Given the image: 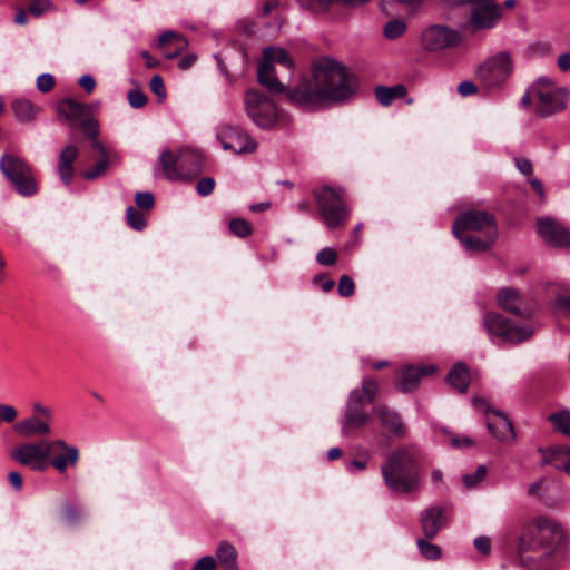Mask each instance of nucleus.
<instances>
[{
    "instance_id": "obj_1",
    "label": "nucleus",
    "mask_w": 570,
    "mask_h": 570,
    "mask_svg": "<svg viewBox=\"0 0 570 570\" xmlns=\"http://www.w3.org/2000/svg\"><path fill=\"white\" fill-rule=\"evenodd\" d=\"M257 81L272 95L286 92L292 105L306 111L345 101L357 88L356 78L342 63L328 57L315 60L311 75L302 76L289 88L278 80L271 61H259Z\"/></svg>"
},
{
    "instance_id": "obj_2",
    "label": "nucleus",
    "mask_w": 570,
    "mask_h": 570,
    "mask_svg": "<svg viewBox=\"0 0 570 570\" xmlns=\"http://www.w3.org/2000/svg\"><path fill=\"white\" fill-rule=\"evenodd\" d=\"M563 537L560 522L548 517H538L525 523L518 538L519 562L528 570H551V557Z\"/></svg>"
},
{
    "instance_id": "obj_3",
    "label": "nucleus",
    "mask_w": 570,
    "mask_h": 570,
    "mask_svg": "<svg viewBox=\"0 0 570 570\" xmlns=\"http://www.w3.org/2000/svg\"><path fill=\"white\" fill-rule=\"evenodd\" d=\"M419 460V450L412 444L391 451L381 465L386 487L394 493L407 494L416 491L421 483Z\"/></svg>"
},
{
    "instance_id": "obj_4",
    "label": "nucleus",
    "mask_w": 570,
    "mask_h": 570,
    "mask_svg": "<svg viewBox=\"0 0 570 570\" xmlns=\"http://www.w3.org/2000/svg\"><path fill=\"white\" fill-rule=\"evenodd\" d=\"M453 234L468 252L489 250L498 238L493 215L483 210H466L453 224Z\"/></svg>"
},
{
    "instance_id": "obj_5",
    "label": "nucleus",
    "mask_w": 570,
    "mask_h": 570,
    "mask_svg": "<svg viewBox=\"0 0 570 570\" xmlns=\"http://www.w3.org/2000/svg\"><path fill=\"white\" fill-rule=\"evenodd\" d=\"M318 213L327 228L344 225L348 218V208L344 200V189L324 185L313 190Z\"/></svg>"
},
{
    "instance_id": "obj_6",
    "label": "nucleus",
    "mask_w": 570,
    "mask_h": 570,
    "mask_svg": "<svg viewBox=\"0 0 570 570\" xmlns=\"http://www.w3.org/2000/svg\"><path fill=\"white\" fill-rule=\"evenodd\" d=\"M482 323L492 341L498 338L502 343L512 345L528 341L534 332L532 327L519 325L495 312H487L483 315Z\"/></svg>"
},
{
    "instance_id": "obj_7",
    "label": "nucleus",
    "mask_w": 570,
    "mask_h": 570,
    "mask_svg": "<svg viewBox=\"0 0 570 570\" xmlns=\"http://www.w3.org/2000/svg\"><path fill=\"white\" fill-rule=\"evenodd\" d=\"M159 163L165 177L169 180L190 179L202 170V157L193 150H184L177 155L163 151Z\"/></svg>"
},
{
    "instance_id": "obj_8",
    "label": "nucleus",
    "mask_w": 570,
    "mask_h": 570,
    "mask_svg": "<svg viewBox=\"0 0 570 570\" xmlns=\"http://www.w3.org/2000/svg\"><path fill=\"white\" fill-rule=\"evenodd\" d=\"M513 71L509 52L500 51L484 60L476 70V78L488 89L500 88Z\"/></svg>"
},
{
    "instance_id": "obj_9",
    "label": "nucleus",
    "mask_w": 570,
    "mask_h": 570,
    "mask_svg": "<svg viewBox=\"0 0 570 570\" xmlns=\"http://www.w3.org/2000/svg\"><path fill=\"white\" fill-rule=\"evenodd\" d=\"M244 107L248 118L259 128L269 129L277 121L274 102L258 89H248L244 96Z\"/></svg>"
},
{
    "instance_id": "obj_10",
    "label": "nucleus",
    "mask_w": 570,
    "mask_h": 570,
    "mask_svg": "<svg viewBox=\"0 0 570 570\" xmlns=\"http://www.w3.org/2000/svg\"><path fill=\"white\" fill-rule=\"evenodd\" d=\"M58 112L68 120L69 127L82 129L88 137L98 135V122L91 117V106L65 99L59 104Z\"/></svg>"
},
{
    "instance_id": "obj_11",
    "label": "nucleus",
    "mask_w": 570,
    "mask_h": 570,
    "mask_svg": "<svg viewBox=\"0 0 570 570\" xmlns=\"http://www.w3.org/2000/svg\"><path fill=\"white\" fill-rule=\"evenodd\" d=\"M11 458L31 470L43 471L50 458V441L41 440L37 443H23L11 451Z\"/></svg>"
},
{
    "instance_id": "obj_12",
    "label": "nucleus",
    "mask_w": 570,
    "mask_h": 570,
    "mask_svg": "<svg viewBox=\"0 0 570 570\" xmlns=\"http://www.w3.org/2000/svg\"><path fill=\"white\" fill-rule=\"evenodd\" d=\"M460 42L461 35L445 26H430L421 35L423 49L431 52L456 47Z\"/></svg>"
},
{
    "instance_id": "obj_13",
    "label": "nucleus",
    "mask_w": 570,
    "mask_h": 570,
    "mask_svg": "<svg viewBox=\"0 0 570 570\" xmlns=\"http://www.w3.org/2000/svg\"><path fill=\"white\" fill-rule=\"evenodd\" d=\"M366 405L360 401L357 393H350L344 414L341 419L343 435H348L351 432L360 430L368 423L371 416L366 411Z\"/></svg>"
},
{
    "instance_id": "obj_14",
    "label": "nucleus",
    "mask_w": 570,
    "mask_h": 570,
    "mask_svg": "<svg viewBox=\"0 0 570 570\" xmlns=\"http://www.w3.org/2000/svg\"><path fill=\"white\" fill-rule=\"evenodd\" d=\"M217 139L225 150H232L235 154L253 153L257 147L256 141L245 131L232 126L223 127L217 134Z\"/></svg>"
},
{
    "instance_id": "obj_15",
    "label": "nucleus",
    "mask_w": 570,
    "mask_h": 570,
    "mask_svg": "<svg viewBox=\"0 0 570 570\" xmlns=\"http://www.w3.org/2000/svg\"><path fill=\"white\" fill-rule=\"evenodd\" d=\"M373 416L377 420L384 432L394 439H404L407 428L400 413L385 404H376L372 409Z\"/></svg>"
},
{
    "instance_id": "obj_16",
    "label": "nucleus",
    "mask_w": 570,
    "mask_h": 570,
    "mask_svg": "<svg viewBox=\"0 0 570 570\" xmlns=\"http://www.w3.org/2000/svg\"><path fill=\"white\" fill-rule=\"evenodd\" d=\"M472 4L471 24L474 29H490L500 18V9L493 0H469Z\"/></svg>"
},
{
    "instance_id": "obj_17",
    "label": "nucleus",
    "mask_w": 570,
    "mask_h": 570,
    "mask_svg": "<svg viewBox=\"0 0 570 570\" xmlns=\"http://www.w3.org/2000/svg\"><path fill=\"white\" fill-rule=\"evenodd\" d=\"M537 232L546 243L554 247L570 246V232L553 218L538 219Z\"/></svg>"
},
{
    "instance_id": "obj_18",
    "label": "nucleus",
    "mask_w": 570,
    "mask_h": 570,
    "mask_svg": "<svg viewBox=\"0 0 570 570\" xmlns=\"http://www.w3.org/2000/svg\"><path fill=\"white\" fill-rule=\"evenodd\" d=\"M497 304L505 312L529 318L532 315L531 309L527 306L525 298L512 287H502L497 293Z\"/></svg>"
},
{
    "instance_id": "obj_19",
    "label": "nucleus",
    "mask_w": 570,
    "mask_h": 570,
    "mask_svg": "<svg viewBox=\"0 0 570 570\" xmlns=\"http://www.w3.org/2000/svg\"><path fill=\"white\" fill-rule=\"evenodd\" d=\"M56 451H62L63 453L51 458V460H48V463L58 472L63 473L68 466L77 465L79 461V450L76 446L67 444L61 439H57L50 441V455Z\"/></svg>"
},
{
    "instance_id": "obj_20",
    "label": "nucleus",
    "mask_w": 570,
    "mask_h": 570,
    "mask_svg": "<svg viewBox=\"0 0 570 570\" xmlns=\"http://www.w3.org/2000/svg\"><path fill=\"white\" fill-rule=\"evenodd\" d=\"M487 428L501 442H509L515 438L512 422L500 410L487 411Z\"/></svg>"
},
{
    "instance_id": "obj_21",
    "label": "nucleus",
    "mask_w": 570,
    "mask_h": 570,
    "mask_svg": "<svg viewBox=\"0 0 570 570\" xmlns=\"http://www.w3.org/2000/svg\"><path fill=\"white\" fill-rule=\"evenodd\" d=\"M448 522L444 509L439 505L429 507L421 512L420 523L424 535L434 538Z\"/></svg>"
},
{
    "instance_id": "obj_22",
    "label": "nucleus",
    "mask_w": 570,
    "mask_h": 570,
    "mask_svg": "<svg viewBox=\"0 0 570 570\" xmlns=\"http://www.w3.org/2000/svg\"><path fill=\"white\" fill-rule=\"evenodd\" d=\"M567 97L561 91H540L538 95L537 114L547 117L564 110Z\"/></svg>"
},
{
    "instance_id": "obj_23",
    "label": "nucleus",
    "mask_w": 570,
    "mask_h": 570,
    "mask_svg": "<svg viewBox=\"0 0 570 570\" xmlns=\"http://www.w3.org/2000/svg\"><path fill=\"white\" fill-rule=\"evenodd\" d=\"M157 47L165 58L174 59L187 49L188 41L181 33L168 30L159 36Z\"/></svg>"
},
{
    "instance_id": "obj_24",
    "label": "nucleus",
    "mask_w": 570,
    "mask_h": 570,
    "mask_svg": "<svg viewBox=\"0 0 570 570\" xmlns=\"http://www.w3.org/2000/svg\"><path fill=\"white\" fill-rule=\"evenodd\" d=\"M434 371L435 366L433 365H423L420 367L409 365L402 371L401 377L396 383V387L404 393L411 392L416 389L423 376L431 375Z\"/></svg>"
},
{
    "instance_id": "obj_25",
    "label": "nucleus",
    "mask_w": 570,
    "mask_h": 570,
    "mask_svg": "<svg viewBox=\"0 0 570 570\" xmlns=\"http://www.w3.org/2000/svg\"><path fill=\"white\" fill-rule=\"evenodd\" d=\"M13 430L23 438L36 435L46 436L51 434L52 431L51 422L42 420L36 415L19 421L14 424Z\"/></svg>"
},
{
    "instance_id": "obj_26",
    "label": "nucleus",
    "mask_w": 570,
    "mask_h": 570,
    "mask_svg": "<svg viewBox=\"0 0 570 570\" xmlns=\"http://www.w3.org/2000/svg\"><path fill=\"white\" fill-rule=\"evenodd\" d=\"M542 464H551L556 469L570 474V448L553 446L544 451Z\"/></svg>"
},
{
    "instance_id": "obj_27",
    "label": "nucleus",
    "mask_w": 570,
    "mask_h": 570,
    "mask_svg": "<svg viewBox=\"0 0 570 570\" xmlns=\"http://www.w3.org/2000/svg\"><path fill=\"white\" fill-rule=\"evenodd\" d=\"M78 157V148L73 145L67 146L61 150L58 159V173L61 180L69 185L73 177V161Z\"/></svg>"
},
{
    "instance_id": "obj_28",
    "label": "nucleus",
    "mask_w": 570,
    "mask_h": 570,
    "mask_svg": "<svg viewBox=\"0 0 570 570\" xmlns=\"http://www.w3.org/2000/svg\"><path fill=\"white\" fill-rule=\"evenodd\" d=\"M11 108L16 119L21 124L33 121L41 110L40 107L24 98L14 99L11 102Z\"/></svg>"
},
{
    "instance_id": "obj_29",
    "label": "nucleus",
    "mask_w": 570,
    "mask_h": 570,
    "mask_svg": "<svg viewBox=\"0 0 570 570\" xmlns=\"http://www.w3.org/2000/svg\"><path fill=\"white\" fill-rule=\"evenodd\" d=\"M8 180L14 186L17 193L23 197H30L37 193V184L31 168L23 170L22 174L14 175Z\"/></svg>"
},
{
    "instance_id": "obj_30",
    "label": "nucleus",
    "mask_w": 570,
    "mask_h": 570,
    "mask_svg": "<svg viewBox=\"0 0 570 570\" xmlns=\"http://www.w3.org/2000/svg\"><path fill=\"white\" fill-rule=\"evenodd\" d=\"M448 383L458 392L464 393L470 385V372L464 363L455 364L446 376Z\"/></svg>"
},
{
    "instance_id": "obj_31",
    "label": "nucleus",
    "mask_w": 570,
    "mask_h": 570,
    "mask_svg": "<svg viewBox=\"0 0 570 570\" xmlns=\"http://www.w3.org/2000/svg\"><path fill=\"white\" fill-rule=\"evenodd\" d=\"M216 557L224 570H239L237 563L238 553L232 543L222 541L217 547Z\"/></svg>"
},
{
    "instance_id": "obj_32",
    "label": "nucleus",
    "mask_w": 570,
    "mask_h": 570,
    "mask_svg": "<svg viewBox=\"0 0 570 570\" xmlns=\"http://www.w3.org/2000/svg\"><path fill=\"white\" fill-rule=\"evenodd\" d=\"M30 166L19 156L13 154H3L0 158V170L7 179L14 175L22 174Z\"/></svg>"
},
{
    "instance_id": "obj_33",
    "label": "nucleus",
    "mask_w": 570,
    "mask_h": 570,
    "mask_svg": "<svg viewBox=\"0 0 570 570\" xmlns=\"http://www.w3.org/2000/svg\"><path fill=\"white\" fill-rule=\"evenodd\" d=\"M379 382L372 377H364L360 389H354L351 393H357L360 401L365 404H372L379 394Z\"/></svg>"
},
{
    "instance_id": "obj_34",
    "label": "nucleus",
    "mask_w": 570,
    "mask_h": 570,
    "mask_svg": "<svg viewBox=\"0 0 570 570\" xmlns=\"http://www.w3.org/2000/svg\"><path fill=\"white\" fill-rule=\"evenodd\" d=\"M261 61H271L273 66L274 63H279L288 69L293 68V60L288 57V53L285 49L278 47L266 48Z\"/></svg>"
},
{
    "instance_id": "obj_35",
    "label": "nucleus",
    "mask_w": 570,
    "mask_h": 570,
    "mask_svg": "<svg viewBox=\"0 0 570 570\" xmlns=\"http://www.w3.org/2000/svg\"><path fill=\"white\" fill-rule=\"evenodd\" d=\"M548 420L552 423L556 431L570 436V411L563 410L549 415Z\"/></svg>"
},
{
    "instance_id": "obj_36",
    "label": "nucleus",
    "mask_w": 570,
    "mask_h": 570,
    "mask_svg": "<svg viewBox=\"0 0 570 570\" xmlns=\"http://www.w3.org/2000/svg\"><path fill=\"white\" fill-rule=\"evenodd\" d=\"M228 228L237 237L245 238L252 234L250 224L243 218H234L229 222Z\"/></svg>"
},
{
    "instance_id": "obj_37",
    "label": "nucleus",
    "mask_w": 570,
    "mask_h": 570,
    "mask_svg": "<svg viewBox=\"0 0 570 570\" xmlns=\"http://www.w3.org/2000/svg\"><path fill=\"white\" fill-rule=\"evenodd\" d=\"M405 29L406 24L404 21L400 19H394L385 24L383 35L387 39H397L404 33Z\"/></svg>"
},
{
    "instance_id": "obj_38",
    "label": "nucleus",
    "mask_w": 570,
    "mask_h": 570,
    "mask_svg": "<svg viewBox=\"0 0 570 570\" xmlns=\"http://www.w3.org/2000/svg\"><path fill=\"white\" fill-rule=\"evenodd\" d=\"M126 220L135 230H142L146 226L144 215L132 206H129L126 210Z\"/></svg>"
},
{
    "instance_id": "obj_39",
    "label": "nucleus",
    "mask_w": 570,
    "mask_h": 570,
    "mask_svg": "<svg viewBox=\"0 0 570 570\" xmlns=\"http://www.w3.org/2000/svg\"><path fill=\"white\" fill-rule=\"evenodd\" d=\"M417 548L421 554L429 560H436L441 557V549L434 543H430L424 539H417Z\"/></svg>"
},
{
    "instance_id": "obj_40",
    "label": "nucleus",
    "mask_w": 570,
    "mask_h": 570,
    "mask_svg": "<svg viewBox=\"0 0 570 570\" xmlns=\"http://www.w3.org/2000/svg\"><path fill=\"white\" fill-rule=\"evenodd\" d=\"M299 2V4L314 12V13H318V12H325L330 9V7L334 3V2H338V0H297Z\"/></svg>"
},
{
    "instance_id": "obj_41",
    "label": "nucleus",
    "mask_w": 570,
    "mask_h": 570,
    "mask_svg": "<svg viewBox=\"0 0 570 570\" xmlns=\"http://www.w3.org/2000/svg\"><path fill=\"white\" fill-rule=\"evenodd\" d=\"M55 6L50 0H30L28 11L33 17H40L48 11H53Z\"/></svg>"
},
{
    "instance_id": "obj_42",
    "label": "nucleus",
    "mask_w": 570,
    "mask_h": 570,
    "mask_svg": "<svg viewBox=\"0 0 570 570\" xmlns=\"http://www.w3.org/2000/svg\"><path fill=\"white\" fill-rule=\"evenodd\" d=\"M108 165V156H105L99 161H97L92 168L83 171L82 177L86 180H94L106 173Z\"/></svg>"
},
{
    "instance_id": "obj_43",
    "label": "nucleus",
    "mask_w": 570,
    "mask_h": 570,
    "mask_svg": "<svg viewBox=\"0 0 570 570\" xmlns=\"http://www.w3.org/2000/svg\"><path fill=\"white\" fill-rule=\"evenodd\" d=\"M337 261V253L331 247L322 248L316 255V262L323 266H332Z\"/></svg>"
},
{
    "instance_id": "obj_44",
    "label": "nucleus",
    "mask_w": 570,
    "mask_h": 570,
    "mask_svg": "<svg viewBox=\"0 0 570 570\" xmlns=\"http://www.w3.org/2000/svg\"><path fill=\"white\" fill-rule=\"evenodd\" d=\"M485 473V468L480 465L474 473L463 475L464 485L469 489L476 487L484 479Z\"/></svg>"
},
{
    "instance_id": "obj_45",
    "label": "nucleus",
    "mask_w": 570,
    "mask_h": 570,
    "mask_svg": "<svg viewBox=\"0 0 570 570\" xmlns=\"http://www.w3.org/2000/svg\"><path fill=\"white\" fill-rule=\"evenodd\" d=\"M127 99L129 105L135 109L142 108L148 100L147 96L137 88L128 91Z\"/></svg>"
},
{
    "instance_id": "obj_46",
    "label": "nucleus",
    "mask_w": 570,
    "mask_h": 570,
    "mask_svg": "<svg viewBox=\"0 0 570 570\" xmlns=\"http://www.w3.org/2000/svg\"><path fill=\"white\" fill-rule=\"evenodd\" d=\"M338 294L343 297H350L354 294V281L348 275H342L338 281Z\"/></svg>"
},
{
    "instance_id": "obj_47",
    "label": "nucleus",
    "mask_w": 570,
    "mask_h": 570,
    "mask_svg": "<svg viewBox=\"0 0 570 570\" xmlns=\"http://www.w3.org/2000/svg\"><path fill=\"white\" fill-rule=\"evenodd\" d=\"M136 205L144 210H149L154 207L155 199L151 193L139 191L135 195Z\"/></svg>"
},
{
    "instance_id": "obj_48",
    "label": "nucleus",
    "mask_w": 570,
    "mask_h": 570,
    "mask_svg": "<svg viewBox=\"0 0 570 570\" xmlns=\"http://www.w3.org/2000/svg\"><path fill=\"white\" fill-rule=\"evenodd\" d=\"M55 78L50 73H42L37 78V89L41 92H49L55 87Z\"/></svg>"
},
{
    "instance_id": "obj_49",
    "label": "nucleus",
    "mask_w": 570,
    "mask_h": 570,
    "mask_svg": "<svg viewBox=\"0 0 570 570\" xmlns=\"http://www.w3.org/2000/svg\"><path fill=\"white\" fill-rule=\"evenodd\" d=\"M375 97L377 101L384 107L390 106L394 100L391 89L385 86H377L375 88Z\"/></svg>"
},
{
    "instance_id": "obj_50",
    "label": "nucleus",
    "mask_w": 570,
    "mask_h": 570,
    "mask_svg": "<svg viewBox=\"0 0 570 570\" xmlns=\"http://www.w3.org/2000/svg\"><path fill=\"white\" fill-rule=\"evenodd\" d=\"M215 180L212 177L200 178L196 185V190L200 196H208L213 193Z\"/></svg>"
},
{
    "instance_id": "obj_51",
    "label": "nucleus",
    "mask_w": 570,
    "mask_h": 570,
    "mask_svg": "<svg viewBox=\"0 0 570 570\" xmlns=\"http://www.w3.org/2000/svg\"><path fill=\"white\" fill-rule=\"evenodd\" d=\"M81 518L80 512L71 504H66L62 511V521L68 524L77 523Z\"/></svg>"
},
{
    "instance_id": "obj_52",
    "label": "nucleus",
    "mask_w": 570,
    "mask_h": 570,
    "mask_svg": "<svg viewBox=\"0 0 570 570\" xmlns=\"http://www.w3.org/2000/svg\"><path fill=\"white\" fill-rule=\"evenodd\" d=\"M360 456H361L360 459H354L347 465V470L350 472H352L353 469H356V470H360V471H363V470L366 469L367 462L371 459V453L367 450H364L363 452L360 453Z\"/></svg>"
},
{
    "instance_id": "obj_53",
    "label": "nucleus",
    "mask_w": 570,
    "mask_h": 570,
    "mask_svg": "<svg viewBox=\"0 0 570 570\" xmlns=\"http://www.w3.org/2000/svg\"><path fill=\"white\" fill-rule=\"evenodd\" d=\"M530 52L535 57H544L551 52V45L547 41H538L530 46Z\"/></svg>"
},
{
    "instance_id": "obj_54",
    "label": "nucleus",
    "mask_w": 570,
    "mask_h": 570,
    "mask_svg": "<svg viewBox=\"0 0 570 570\" xmlns=\"http://www.w3.org/2000/svg\"><path fill=\"white\" fill-rule=\"evenodd\" d=\"M31 407L36 416L39 415L40 419L46 420L48 422L52 421V411L50 407L45 406L39 402H33Z\"/></svg>"
},
{
    "instance_id": "obj_55",
    "label": "nucleus",
    "mask_w": 570,
    "mask_h": 570,
    "mask_svg": "<svg viewBox=\"0 0 570 570\" xmlns=\"http://www.w3.org/2000/svg\"><path fill=\"white\" fill-rule=\"evenodd\" d=\"M150 90L159 98H165L166 89L164 86L163 78L159 75H155L150 79Z\"/></svg>"
},
{
    "instance_id": "obj_56",
    "label": "nucleus",
    "mask_w": 570,
    "mask_h": 570,
    "mask_svg": "<svg viewBox=\"0 0 570 570\" xmlns=\"http://www.w3.org/2000/svg\"><path fill=\"white\" fill-rule=\"evenodd\" d=\"M18 413L14 406L8 404H0V420L11 423L16 420Z\"/></svg>"
},
{
    "instance_id": "obj_57",
    "label": "nucleus",
    "mask_w": 570,
    "mask_h": 570,
    "mask_svg": "<svg viewBox=\"0 0 570 570\" xmlns=\"http://www.w3.org/2000/svg\"><path fill=\"white\" fill-rule=\"evenodd\" d=\"M216 562L212 556H205L196 561L191 570H215Z\"/></svg>"
},
{
    "instance_id": "obj_58",
    "label": "nucleus",
    "mask_w": 570,
    "mask_h": 570,
    "mask_svg": "<svg viewBox=\"0 0 570 570\" xmlns=\"http://www.w3.org/2000/svg\"><path fill=\"white\" fill-rule=\"evenodd\" d=\"M474 547L480 553L488 554L491 550V541L488 537H478L474 539Z\"/></svg>"
},
{
    "instance_id": "obj_59",
    "label": "nucleus",
    "mask_w": 570,
    "mask_h": 570,
    "mask_svg": "<svg viewBox=\"0 0 570 570\" xmlns=\"http://www.w3.org/2000/svg\"><path fill=\"white\" fill-rule=\"evenodd\" d=\"M313 283L318 285L323 292H330L334 287V281L325 277L324 275H316L313 278Z\"/></svg>"
},
{
    "instance_id": "obj_60",
    "label": "nucleus",
    "mask_w": 570,
    "mask_h": 570,
    "mask_svg": "<svg viewBox=\"0 0 570 570\" xmlns=\"http://www.w3.org/2000/svg\"><path fill=\"white\" fill-rule=\"evenodd\" d=\"M478 87L472 81L469 80L462 81L458 86V92L463 97L474 95Z\"/></svg>"
},
{
    "instance_id": "obj_61",
    "label": "nucleus",
    "mask_w": 570,
    "mask_h": 570,
    "mask_svg": "<svg viewBox=\"0 0 570 570\" xmlns=\"http://www.w3.org/2000/svg\"><path fill=\"white\" fill-rule=\"evenodd\" d=\"M515 166L518 170L523 175H531L532 174V164L528 158H521L518 157L514 159Z\"/></svg>"
},
{
    "instance_id": "obj_62",
    "label": "nucleus",
    "mask_w": 570,
    "mask_h": 570,
    "mask_svg": "<svg viewBox=\"0 0 570 570\" xmlns=\"http://www.w3.org/2000/svg\"><path fill=\"white\" fill-rule=\"evenodd\" d=\"M554 306L557 309L566 312L567 314H570V296L558 295L556 298Z\"/></svg>"
},
{
    "instance_id": "obj_63",
    "label": "nucleus",
    "mask_w": 570,
    "mask_h": 570,
    "mask_svg": "<svg viewBox=\"0 0 570 570\" xmlns=\"http://www.w3.org/2000/svg\"><path fill=\"white\" fill-rule=\"evenodd\" d=\"M79 86H81L87 92H91L96 87V80L90 75H83L79 78Z\"/></svg>"
},
{
    "instance_id": "obj_64",
    "label": "nucleus",
    "mask_w": 570,
    "mask_h": 570,
    "mask_svg": "<svg viewBox=\"0 0 570 570\" xmlns=\"http://www.w3.org/2000/svg\"><path fill=\"white\" fill-rule=\"evenodd\" d=\"M557 66L561 71L570 70V52H566L559 56Z\"/></svg>"
}]
</instances>
